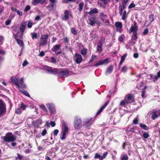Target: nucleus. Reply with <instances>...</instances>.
<instances>
[{
	"mask_svg": "<svg viewBox=\"0 0 160 160\" xmlns=\"http://www.w3.org/2000/svg\"><path fill=\"white\" fill-rule=\"evenodd\" d=\"M100 18L101 20H102V21L103 22L105 19H106V18L107 17V16L104 14V13L103 12H101L100 13Z\"/></svg>",
	"mask_w": 160,
	"mask_h": 160,
	"instance_id": "nucleus-25",
	"label": "nucleus"
},
{
	"mask_svg": "<svg viewBox=\"0 0 160 160\" xmlns=\"http://www.w3.org/2000/svg\"><path fill=\"white\" fill-rule=\"evenodd\" d=\"M148 32V29L147 28L144 30V31L142 33L144 35H147Z\"/></svg>",
	"mask_w": 160,
	"mask_h": 160,
	"instance_id": "nucleus-56",
	"label": "nucleus"
},
{
	"mask_svg": "<svg viewBox=\"0 0 160 160\" xmlns=\"http://www.w3.org/2000/svg\"><path fill=\"white\" fill-rule=\"evenodd\" d=\"M19 89V91L21 92H22L26 96H27V97H30V95L26 91H22L21 89Z\"/></svg>",
	"mask_w": 160,
	"mask_h": 160,
	"instance_id": "nucleus-37",
	"label": "nucleus"
},
{
	"mask_svg": "<svg viewBox=\"0 0 160 160\" xmlns=\"http://www.w3.org/2000/svg\"><path fill=\"white\" fill-rule=\"evenodd\" d=\"M127 56V54H124L123 56H122L121 57V61H123L124 62L125 58H126Z\"/></svg>",
	"mask_w": 160,
	"mask_h": 160,
	"instance_id": "nucleus-53",
	"label": "nucleus"
},
{
	"mask_svg": "<svg viewBox=\"0 0 160 160\" xmlns=\"http://www.w3.org/2000/svg\"><path fill=\"white\" fill-rule=\"evenodd\" d=\"M133 34L132 36V40L136 41L137 38V32H133Z\"/></svg>",
	"mask_w": 160,
	"mask_h": 160,
	"instance_id": "nucleus-28",
	"label": "nucleus"
},
{
	"mask_svg": "<svg viewBox=\"0 0 160 160\" xmlns=\"http://www.w3.org/2000/svg\"><path fill=\"white\" fill-rule=\"evenodd\" d=\"M126 8V6L122 5V4L119 5L118 7L119 13L120 15H122L123 10L125 9Z\"/></svg>",
	"mask_w": 160,
	"mask_h": 160,
	"instance_id": "nucleus-18",
	"label": "nucleus"
},
{
	"mask_svg": "<svg viewBox=\"0 0 160 160\" xmlns=\"http://www.w3.org/2000/svg\"><path fill=\"white\" fill-rule=\"evenodd\" d=\"M128 68L126 66H123L121 70V71L123 72H126L127 71Z\"/></svg>",
	"mask_w": 160,
	"mask_h": 160,
	"instance_id": "nucleus-42",
	"label": "nucleus"
},
{
	"mask_svg": "<svg viewBox=\"0 0 160 160\" xmlns=\"http://www.w3.org/2000/svg\"><path fill=\"white\" fill-rule=\"evenodd\" d=\"M42 122V120L39 118L36 121V123L38 125L41 124Z\"/></svg>",
	"mask_w": 160,
	"mask_h": 160,
	"instance_id": "nucleus-54",
	"label": "nucleus"
},
{
	"mask_svg": "<svg viewBox=\"0 0 160 160\" xmlns=\"http://www.w3.org/2000/svg\"><path fill=\"white\" fill-rule=\"evenodd\" d=\"M95 18L94 17H89L88 20L89 22L88 24L91 26H94V24L95 23Z\"/></svg>",
	"mask_w": 160,
	"mask_h": 160,
	"instance_id": "nucleus-17",
	"label": "nucleus"
},
{
	"mask_svg": "<svg viewBox=\"0 0 160 160\" xmlns=\"http://www.w3.org/2000/svg\"><path fill=\"white\" fill-rule=\"evenodd\" d=\"M17 41V43L21 47H23L24 46L23 42L22 40L19 39L16 40Z\"/></svg>",
	"mask_w": 160,
	"mask_h": 160,
	"instance_id": "nucleus-36",
	"label": "nucleus"
},
{
	"mask_svg": "<svg viewBox=\"0 0 160 160\" xmlns=\"http://www.w3.org/2000/svg\"><path fill=\"white\" fill-rule=\"evenodd\" d=\"M154 15L153 14H151L149 16V18L151 23L154 20Z\"/></svg>",
	"mask_w": 160,
	"mask_h": 160,
	"instance_id": "nucleus-34",
	"label": "nucleus"
},
{
	"mask_svg": "<svg viewBox=\"0 0 160 160\" xmlns=\"http://www.w3.org/2000/svg\"><path fill=\"white\" fill-rule=\"evenodd\" d=\"M44 68L47 72L50 73L52 74L53 75H55L58 74L59 69L55 68H52L48 66H45L44 67Z\"/></svg>",
	"mask_w": 160,
	"mask_h": 160,
	"instance_id": "nucleus-3",
	"label": "nucleus"
},
{
	"mask_svg": "<svg viewBox=\"0 0 160 160\" xmlns=\"http://www.w3.org/2000/svg\"><path fill=\"white\" fill-rule=\"evenodd\" d=\"M127 12L126 11H124L123 12V13L122 17V19L123 20H125L126 18V15Z\"/></svg>",
	"mask_w": 160,
	"mask_h": 160,
	"instance_id": "nucleus-51",
	"label": "nucleus"
},
{
	"mask_svg": "<svg viewBox=\"0 0 160 160\" xmlns=\"http://www.w3.org/2000/svg\"><path fill=\"white\" fill-rule=\"evenodd\" d=\"M51 61L50 62L54 64H56L57 60L56 58L54 57H52L50 58Z\"/></svg>",
	"mask_w": 160,
	"mask_h": 160,
	"instance_id": "nucleus-38",
	"label": "nucleus"
},
{
	"mask_svg": "<svg viewBox=\"0 0 160 160\" xmlns=\"http://www.w3.org/2000/svg\"><path fill=\"white\" fill-rule=\"evenodd\" d=\"M97 58L96 56L94 55H92L91 57V59L89 60V63H90L91 62H92L93 61H94Z\"/></svg>",
	"mask_w": 160,
	"mask_h": 160,
	"instance_id": "nucleus-40",
	"label": "nucleus"
},
{
	"mask_svg": "<svg viewBox=\"0 0 160 160\" xmlns=\"http://www.w3.org/2000/svg\"><path fill=\"white\" fill-rule=\"evenodd\" d=\"M153 112L156 113L158 117L160 116V110H154L153 111Z\"/></svg>",
	"mask_w": 160,
	"mask_h": 160,
	"instance_id": "nucleus-50",
	"label": "nucleus"
},
{
	"mask_svg": "<svg viewBox=\"0 0 160 160\" xmlns=\"http://www.w3.org/2000/svg\"><path fill=\"white\" fill-rule=\"evenodd\" d=\"M101 156L100 155L98 154V153H97L95 154V156L94 157V158L97 159V158H99V160H100L101 158Z\"/></svg>",
	"mask_w": 160,
	"mask_h": 160,
	"instance_id": "nucleus-46",
	"label": "nucleus"
},
{
	"mask_svg": "<svg viewBox=\"0 0 160 160\" xmlns=\"http://www.w3.org/2000/svg\"><path fill=\"white\" fill-rule=\"evenodd\" d=\"M47 8L49 12H51L53 10L54 5L51 4H49L48 6H47Z\"/></svg>",
	"mask_w": 160,
	"mask_h": 160,
	"instance_id": "nucleus-29",
	"label": "nucleus"
},
{
	"mask_svg": "<svg viewBox=\"0 0 160 160\" xmlns=\"http://www.w3.org/2000/svg\"><path fill=\"white\" fill-rule=\"evenodd\" d=\"M115 26L117 28H119V30L118 31L120 32H122V25L121 22H117L115 23Z\"/></svg>",
	"mask_w": 160,
	"mask_h": 160,
	"instance_id": "nucleus-19",
	"label": "nucleus"
},
{
	"mask_svg": "<svg viewBox=\"0 0 160 160\" xmlns=\"http://www.w3.org/2000/svg\"><path fill=\"white\" fill-rule=\"evenodd\" d=\"M158 116V115H156V113H154L152 112V115L151 116L153 120H155L156 118H157Z\"/></svg>",
	"mask_w": 160,
	"mask_h": 160,
	"instance_id": "nucleus-41",
	"label": "nucleus"
},
{
	"mask_svg": "<svg viewBox=\"0 0 160 160\" xmlns=\"http://www.w3.org/2000/svg\"><path fill=\"white\" fill-rule=\"evenodd\" d=\"M138 28L137 23L136 22L134 21L133 22V25H132L130 28L129 33L135 32H137Z\"/></svg>",
	"mask_w": 160,
	"mask_h": 160,
	"instance_id": "nucleus-12",
	"label": "nucleus"
},
{
	"mask_svg": "<svg viewBox=\"0 0 160 160\" xmlns=\"http://www.w3.org/2000/svg\"><path fill=\"white\" fill-rule=\"evenodd\" d=\"M159 78H160V71L157 72V75L155 76L154 77V79L153 80V82H156Z\"/></svg>",
	"mask_w": 160,
	"mask_h": 160,
	"instance_id": "nucleus-27",
	"label": "nucleus"
},
{
	"mask_svg": "<svg viewBox=\"0 0 160 160\" xmlns=\"http://www.w3.org/2000/svg\"><path fill=\"white\" fill-rule=\"evenodd\" d=\"M68 127L67 124V123L65 122L64 120H62V128H63L67 127Z\"/></svg>",
	"mask_w": 160,
	"mask_h": 160,
	"instance_id": "nucleus-48",
	"label": "nucleus"
},
{
	"mask_svg": "<svg viewBox=\"0 0 160 160\" xmlns=\"http://www.w3.org/2000/svg\"><path fill=\"white\" fill-rule=\"evenodd\" d=\"M10 82L16 85L17 88L19 89H24L26 88V86L24 83V79L23 78L20 79L17 77H12L10 79Z\"/></svg>",
	"mask_w": 160,
	"mask_h": 160,
	"instance_id": "nucleus-1",
	"label": "nucleus"
},
{
	"mask_svg": "<svg viewBox=\"0 0 160 160\" xmlns=\"http://www.w3.org/2000/svg\"><path fill=\"white\" fill-rule=\"evenodd\" d=\"M14 38L17 40L19 39H22L23 36V34L22 33L19 34L18 33H17L16 34H14Z\"/></svg>",
	"mask_w": 160,
	"mask_h": 160,
	"instance_id": "nucleus-22",
	"label": "nucleus"
},
{
	"mask_svg": "<svg viewBox=\"0 0 160 160\" xmlns=\"http://www.w3.org/2000/svg\"><path fill=\"white\" fill-rule=\"evenodd\" d=\"M138 120L137 118H135L133 121V123L135 124H137L138 123Z\"/></svg>",
	"mask_w": 160,
	"mask_h": 160,
	"instance_id": "nucleus-60",
	"label": "nucleus"
},
{
	"mask_svg": "<svg viewBox=\"0 0 160 160\" xmlns=\"http://www.w3.org/2000/svg\"><path fill=\"white\" fill-rule=\"evenodd\" d=\"M46 106L49 109L51 114H54L56 112V109L52 103H47Z\"/></svg>",
	"mask_w": 160,
	"mask_h": 160,
	"instance_id": "nucleus-10",
	"label": "nucleus"
},
{
	"mask_svg": "<svg viewBox=\"0 0 160 160\" xmlns=\"http://www.w3.org/2000/svg\"><path fill=\"white\" fill-rule=\"evenodd\" d=\"M33 23L30 21L28 22L27 26L28 28H31L32 27Z\"/></svg>",
	"mask_w": 160,
	"mask_h": 160,
	"instance_id": "nucleus-57",
	"label": "nucleus"
},
{
	"mask_svg": "<svg viewBox=\"0 0 160 160\" xmlns=\"http://www.w3.org/2000/svg\"><path fill=\"white\" fill-rule=\"evenodd\" d=\"M98 13V10L96 8H94L89 12H87L89 15H91L94 14H96Z\"/></svg>",
	"mask_w": 160,
	"mask_h": 160,
	"instance_id": "nucleus-23",
	"label": "nucleus"
},
{
	"mask_svg": "<svg viewBox=\"0 0 160 160\" xmlns=\"http://www.w3.org/2000/svg\"><path fill=\"white\" fill-rule=\"evenodd\" d=\"M62 136H61V140H63L66 138V133L62 132Z\"/></svg>",
	"mask_w": 160,
	"mask_h": 160,
	"instance_id": "nucleus-45",
	"label": "nucleus"
},
{
	"mask_svg": "<svg viewBox=\"0 0 160 160\" xmlns=\"http://www.w3.org/2000/svg\"><path fill=\"white\" fill-rule=\"evenodd\" d=\"M103 3L104 4H107L111 0H99Z\"/></svg>",
	"mask_w": 160,
	"mask_h": 160,
	"instance_id": "nucleus-55",
	"label": "nucleus"
},
{
	"mask_svg": "<svg viewBox=\"0 0 160 160\" xmlns=\"http://www.w3.org/2000/svg\"><path fill=\"white\" fill-rule=\"evenodd\" d=\"M135 7V5L133 3H131L128 6V8L131 9L132 8H134Z\"/></svg>",
	"mask_w": 160,
	"mask_h": 160,
	"instance_id": "nucleus-59",
	"label": "nucleus"
},
{
	"mask_svg": "<svg viewBox=\"0 0 160 160\" xmlns=\"http://www.w3.org/2000/svg\"><path fill=\"white\" fill-rule=\"evenodd\" d=\"M108 62V58L101 60L98 61L96 63L94 66H97L99 65H101L103 64H107Z\"/></svg>",
	"mask_w": 160,
	"mask_h": 160,
	"instance_id": "nucleus-11",
	"label": "nucleus"
},
{
	"mask_svg": "<svg viewBox=\"0 0 160 160\" xmlns=\"http://www.w3.org/2000/svg\"><path fill=\"white\" fill-rule=\"evenodd\" d=\"M70 12L68 10H66L64 11V16L62 17V19L63 20H68Z\"/></svg>",
	"mask_w": 160,
	"mask_h": 160,
	"instance_id": "nucleus-15",
	"label": "nucleus"
},
{
	"mask_svg": "<svg viewBox=\"0 0 160 160\" xmlns=\"http://www.w3.org/2000/svg\"><path fill=\"white\" fill-rule=\"evenodd\" d=\"M140 126L144 130H147L148 129V127L145 124H144L142 123H141L139 124Z\"/></svg>",
	"mask_w": 160,
	"mask_h": 160,
	"instance_id": "nucleus-31",
	"label": "nucleus"
},
{
	"mask_svg": "<svg viewBox=\"0 0 160 160\" xmlns=\"http://www.w3.org/2000/svg\"><path fill=\"white\" fill-rule=\"evenodd\" d=\"M18 157H17L15 158L16 159H18L19 160H22L23 158V156L22 155H21L19 153H18L17 154Z\"/></svg>",
	"mask_w": 160,
	"mask_h": 160,
	"instance_id": "nucleus-49",
	"label": "nucleus"
},
{
	"mask_svg": "<svg viewBox=\"0 0 160 160\" xmlns=\"http://www.w3.org/2000/svg\"><path fill=\"white\" fill-rule=\"evenodd\" d=\"M1 139L6 142H12L16 140V138L11 132L6 133L5 136L1 137Z\"/></svg>",
	"mask_w": 160,
	"mask_h": 160,
	"instance_id": "nucleus-2",
	"label": "nucleus"
},
{
	"mask_svg": "<svg viewBox=\"0 0 160 160\" xmlns=\"http://www.w3.org/2000/svg\"><path fill=\"white\" fill-rule=\"evenodd\" d=\"M6 104L1 100L0 99V116L6 112Z\"/></svg>",
	"mask_w": 160,
	"mask_h": 160,
	"instance_id": "nucleus-6",
	"label": "nucleus"
},
{
	"mask_svg": "<svg viewBox=\"0 0 160 160\" xmlns=\"http://www.w3.org/2000/svg\"><path fill=\"white\" fill-rule=\"evenodd\" d=\"M48 38V34L42 35L39 42L40 46H42V45H44L47 44Z\"/></svg>",
	"mask_w": 160,
	"mask_h": 160,
	"instance_id": "nucleus-5",
	"label": "nucleus"
},
{
	"mask_svg": "<svg viewBox=\"0 0 160 160\" xmlns=\"http://www.w3.org/2000/svg\"><path fill=\"white\" fill-rule=\"evenodd\" d=\"M87 50L86 49L83 48L81 51V54L83 56L85 55L87 53Z\"/></svg>",
	"mask_w": 160,
	"mask_h": 160,
	"instance_id": "nucleus-35",
	"label": "nucleus"
},
{
	"mask_svg": "<svg viewBox=\"0 0 160 160\" xmlns=\"http://www.w3.org/2000/svg\"><path fill=\"white\" fill-rule=\"evenodd\" d=\"M59 131L58 129H55L53 131V135L57 136L58 133Z\"/></svg>",
	"mask_w": 160,
	"mask_h": 160,
	"instance_id": "nucleus-63",
	"label": "nucleus"
},
{
	"mask_svg": "<svg viewBox=\"0 0 160 160\" xmlns=\"http://www.w3.org/2000/svg\"><path fill=\"white\" fill-rule=\"evenodd\" d=\"M61 46V45L60 44H56L54 46L53 48L51 49L52 51L56 53L59 50Z\"/></svg>",
	"mask_w": 160,
	"mask_h": 160,
	"instance_id": "nucleus-21",
	"label": "nucleus"
},
{
	"mask_svg": "<svg viewBox=\"0 0 160 160\" xmlns=\"http://www.w3.org/2000/svg\"><path fill=\"white\" fill-rule=\"evenodd\" d=\"M15 112L17 114H20L22 112L21 109L20 108H17L16 109Z\"/></svg>",
	"mask_w": 160,
	"mask_h": 160,
	"instance_id": "nucleus-43",
	"label": "nucleus"
},
{
	"mask_svg": "<svg viewBox=\"0 0 160 160\" xmlns=\"http://www.w3.org/2000/svg\"><path fill=\"white\" fill-rule=\"evenodd\" d=\"M26 25L27 22L25 21L22 22L21 23L19 31L21 33L23 32L26 29Z\"/></svg>",
	"mask_w": 160,
	"mask_h": 160,
	"instance_id": "nucleus-13",
	"label": "nucleus"
},
{
	"mask_svg": "<svg viewBox=\"0 0 160 160\" xmlns=\"http://www.w3.org/2000/svg\"><path fill=\"white\" fill-rule=\"evenodd\" d=\"M102 41H100L98 42L97 48V50L100 52H101L102 51Z\"/></svg>",
	"mask_w": 160,
	"mask_h": 160,
	"instance_id": "nucleus-20",
	"label": "nucleus"
},
{
	"mask_svg": "<svg viewBox=\"0 0 160 160\" xmlns=\"http://www.w3.org/2000/svg\"><path fill=\"white\" fill-rule=\"evenodd\" d=\"M109 102V101H108L107 102H106L105 104L102 106L98 112L96 113V116H98L103 110L108 105Z\"/></svg>",
	"mask_w": 160,
	"mask_h": 160,
	"instance_id": "nucleus-16",
	"label": "nucleus"
},
{
	"mask_svg": "<svg viewBox=\"0 0 160 160\" xmlns=\"http://www.w3.org/2000/svg\"><path fill=\"white\" fill-rule=\"evenodd\" d=\"M69 74V71L67 69H59L58 76L61 78L66 77Z\"/></svg>",
	"mask_w": 160,
	"mask_h": 160,
	"instance_id": "nucleus-4",
	"label": "nucleus"
},
{
	"mask_svg": "<svg viewBox=\"0 0 160 160\" xmlns=\"http://www.w3.org/2000/svg\"><path fill=\"white\" fill-rule=\"evenodd\" d=\"M125 98L129 103L134 102L135 101L134 96L132 94H127L125 96Z\"/></svg>",
	"mask_w": 160,
	"mask_h": 160,
	"instance_id": "nucleus-8",
	"label": "nucleus"
},
{
	"mask_svg": "<svg viewBox=\"0 0 160 160\" xmlns=\"http://www.w3.org/2000/svg\"><path fill=\"white\" fill-rule=\"evenodd\" d=\"M74 58L75 61L77 64L80 63L82 61V57L81 55L78 53H76L75 54Z\"/></svg>",
	"mask_w": 160,
	"mask_h": 160,
	"instance_id": "nucleus-9",
	"label": "nucleus"
},
{
	"mask_svg": "<svg viewBox=\"0 0 160 160\" xmlns=\"http://www.w3.org/2000/svg\"><path fill=\"white\" fill-rule=\"evenodd\" d=\"M143 137L144 138H148L149 135L148 134V132H144L143 133Z\"/></svg>",
	"mask_w": 160,
	"mask_h": 160,
	"instance_id": "nucleus-47",
	"label": "nucleus"
},
{
	"mask_svg": "<svg viewBox=\"0 0 160 160\" xmlns=\"http://www.w3.org/2000/svg\"><path fill=\"white\" fill-rule=\"evenodd\" d=\"M129 103L128 102L127 100L124 98V99L122 100L120 103V105L122 107H126L128 104Z\"/></svg>",
	"mask_w": 160,
	"mask_h": 160,
	"instance_id": "nucleus-24",
	"label": "nucleus"
},
{
	"mask_svg": "<svg viewBox=\"0 0 160 160\" xmlns=\"http://www.w3.org/2000/svg\"><path fill=\"white\" fill-rule=\"evenodd\" d=\"M28 64V61L26 60H25L24 61L22 64V65L23 67H25L27 66Z\"/></svg>",
	"mask_w": 160,
	"mask_h": 160,
	"instance_id": "nucleus-61",
	"label": "nucleus"
},
{
	"mask_svg": "<svg viewBox=\"0 0 160 160\" xmlns=\"http://www.w3.org/2000/svg\"><path fill=\"white\" fill-rule=\"evenodd\" d=\"M84 4L83 2H81L79 4V8L78 10L79 12H81L83 8Z\"/></svg>",
	"mask_w": 160,
	"mask_h": 160,
	"instance_id": "nucleus-30",
	"label": "nucleus"
},
{
	"mask_svg": "<svg viewBox=\"0 0 160 160\" xmlns=\"http://www.w3.org/2000/svg\"><path fill=\"white\" fill-rule=\"evenodd\" d=\"M108 154V152H104L102 155L101 156V158L100 160H102Z\"/></svg>",
	"mask_w": 160,
	"mask_h": 160,
	"instance_id": "nucleus-44",
	"label": "nucleus"
},
{
	"mask_svg": "<svg viewBox=\"0 0 160 160\" xmlns=\"http://www.w3.org/2000/svg\"><path fill=\"white\" fill-rule=\"evenodd\" d=\"M31 35L32 39H38V37L37 33L35 32H32L31 33Z\"/></svg>",
	"mask_w": 160,
	"mask_h": 160,
	"instance_id": "nucleus-32",
	"label": "nucleus"
},
{
	"mask_svg": "<svg viewBox=\"0 0 160 160\" xmlns=\"http://www.w3.org/2000/svg\"><path fill=\"white\" fill-rule=\"evenodd\" d=\"M27 107V105H25L22 102L20 104V108L23 110H24L26 109V108Z\"/></svg>",
	"mask_w": 160,
	"mask_h": 160,
	"instance_id": "nucleus-33",
	"label": "nucleus"
},
{
	"mask_svg": "<svg viewBox=\"0 0 160 160\" xmlns=\"http://www.w3.org/2000/svg\"><path fill=\"white\" fill-rule=\"evenodd\" d=\"M62 129H63V131L62 132H65V133H66L68 131V127H65V128H62Z\"/></svg>",
	"mask_w": 160,
	"mask_h": 160,
	"instance_id": "nucleus-62",
	"label": "nucleus"
},
{
	"mask_svg": "<svg viewBox=\"0 0 160 160\" xmlns=\"http://www.w3.org/2000/svg\"><path fill=\"white\" fill-rule=\"evenodd\" d=\"M113 68V66L112 65L110 66L107 68L106 72V74H109L112 71Z\"/></svg>",
	"mask_w": 160,
	"mask_h": 160,
	"instance_id": "nucleus-26",
	"label": "nucleus"
},
{
	"mask_svg": "<svg viewBox=\"0 0 160 160\" xmlns=\"http://www.w3.org/2000/svg\"><path fill=\"white\" fill-rule=\"evenodd\" d=\"M82 121L81 119L79 118H76L75 119L74 121V127L76 129L79 128L82 126Z\"/></svg>",
	"mask_w": 160,
	"mask_h": 160,
	"instance_id": "nucleus-7",
	"label": "nucleus"
},
{
	"mask_svg": "<svg viewBox=\"0 0 160 160\" xmlns=\"http://www.w3.org/2000/svg\"><path fill=\"white\" fill-rule=\"evenodd\" d=\"M129 0H122V5L126 6Z\"/></svg>",
	"mask_w": 160,
	"mask_h": 160,
	"instance_id": "nucleus-52",
	"label": "nucleus"
},
{
	"mask_svg": "<svg viewBox=\"0 0 160 160\" xmlns=\"http://www.w3.org/2000/svg\"><path fill=\"white\" fill-rule=\"evenodd\" d=\"M30 9V7L29 5H27L24 9V11L27 12Z\"/></svg>",
	"mask_w": 160,
	"mask_h": 160,
	"instance_id": "nucleus-58",
	"label": "nucleus"
},
{
	"mask_svg": "<svg viewBox=\"0 0 160 160\" xmlns=\"http://www.w3.org/2000/svg\"><path fill=\"white\" fill-rule=\"evenodd\" d=\"M92 123V119H87L83 122V125L85 127H89Z\"/></svg>",
	"mask_w": 160,
	"mask_h": 160,
	"instance_id": "nucleus-14",
	"label": "nucleus"
},
{
	"mask_svg": "<svg viewBox=\"0 0 160 160\" xmlns=\"http://www.w3.org/2000/svg\"><path fill=\"white\" fill-rule=\"evenodd\" d=\"M128 157L127 155H124L122 158V160H128Z\"/></svg>",
	"mask_w": 160,
	"mask_h": 160,
	"instance_id": "nucleus-64",
	"label": "nucleus"
},
{
	"mask_svg": "<svg viewBox=\"0 0 160 160\" xmlns=\"http://www.w3.org/2000/svg\"><path fill=\"white\" fill-rule=\"evenodd\" d=\"M71 32L74 35H76L78 33V32L76 30L75 28H71Z\"/></svg>",
	"mask_w": 160,
	"mask_h": 160,
	"instance_id": "nucleus-39",
	"label": "nucleus"
}]
</instances>
